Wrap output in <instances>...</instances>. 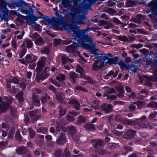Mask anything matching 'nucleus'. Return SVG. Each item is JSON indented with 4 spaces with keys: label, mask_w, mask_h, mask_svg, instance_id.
Listing matches in <instances>:
<instances>
[{
    "label": "nucleus",
    "mask_w": 157,
    "mask_h": 157,
    "mask_svg": "<svg viewBox=\"0 0 157 157\" xmlns=\"http://www.w3.org/2000/svg\"><path fill=\"white\" fill-rule=\"evenodd\" d=\"M147 13H151L148 16L151 18V21L154 23H157V0H152L148 4V7L145 10Z\"/></svg>",
    "instance_id": "1"
},
{
    "label": "nucleus",
    "mask_w": 157,
    "mask_h": 157,
    "mask_svg": "<svg viewBox=\"0 0 157 157\" xmlns=\"http://www.w3.org/2000/svg\"><path fill=\"white\" fill-rule=\"evenodd\" d=\"M90 143L95 151L99 155H103L109 154L105 150L99 148V147H102L104 145L103 141L102 140L99 139H93L91 141Z\"/></svg>",
    "instance_id": "2"
},
{
    "label": "nucleus",
    "mask_w": 157,
    "mask_h": 157,
    "mask_svg": "<svg viewBox=\"0 0 157 157\" xmlns=\"http://www.w3.org/2000/svg\"><path fill=\"white\" fill-rule=\"evenodd\" d=\"M61 25H62L64 29L68 32H73V36L76 37L80 32L79 27L73 23L64 22L62 21Z\"/></svg>",
    "instance_id": "3"
},
{
    "label": "nucleus",
    "mask_w": 157,
    "mask_h": 157,
    "mask_svg": "<svg viewBox=\"0 0 157 157\" xmlns=\"http://www.w3.org/2000/svg\"><path fill=\"white\" fill-rule=\"evenodd\" d=\"M77 38L78 39V41L80 43H91L92 40H93L90 36L83 34L81 32L79 33L76 37L73 38V39H74L75 41H76Z\"/></svg>",
    "instance_id": "4"
},
{
    "label": "nucleus",
    "mask_w": 157,
    "mask_h": 157,
    "mask_svg": "<svg viewBox=\"0 0 157 157\" xmlns=\"http://www.w3.org/2000/svg\"><path fill=\"white\" fill-rule=\"evenodd\" d=\"M65 134L63 132H59L58 138L56 140V144L58 145H63L66 143Z\"/></svg>",
    "instance_id": "5"
},
{
    "label": "nucleus",
    "mask_w": 157,
    "mask_h": 157,
    "mask_svg": "<svg viewBox=\"0 0 157 157\" xmlns=\"http://www.w3.org/2000/svg\"><path fill=\"white\" fill-rule=\"evenodd\" d=\"M124 122L125 124L128 125H133V127L135 129H140L144 128V127L142 126L143 124L137 123L135 121L131 119H125Z\"/></svg>",
    "instance_id": "6"
},
{
    "label": "nucleus",
    "mask_w": 157,
    "mask_h": 157,
    "mask_svg": "<svg viewBox=\"0 0 157 157\" xmlns=\"http://www.w3.org/2000/svg\"><path fill=\"white\" fill-rule=\"evenodd\" d=\"M104 67L103 63H101L98 59L95 60L91 67L92 70L94 71H98Z\"/></svg>",
    "instance_id": "7"
},
{
    "label": "nucleus",
    "mask_w": 157,
    "mask_h": 157,
    "mask_svg": "<svg viewBox=\"0 0 157 157\" xmlns=\"http://www.w3.org/2000/svg\"><path fill=\"white\" fill-rule=\"evenodd\" d=\"M46 61V58L44 57H42L40 60L38 61L37 63V66L36 70L37 73L40 72L43 70L45 66V63Z\"/></svg>",
    "instance_id": "8"
},
{
    "label": "nucleus",
    "mask_w": 157,
    "mask_h": 157,
    "mask_svg": "<svg viewBox=\"0 0 157 157\" xmlns=\"http://www.w3.org/2000/svg\"><path fill=\"white\" fill-rule=\"evenodd\" d=\"M38 112V109H36L29 112L30 117L32 118V120L33 121V123H34L35 121L38 120L41 117L40 115H37Z\"/></svg>",
    "instance_id": "9"
},
{
    "label": "nucleus",
    "mask_w": 157,
    "mask_h": 157,
    "mask_svg": "<svg viewBox=\"0 0 157 157\" xmlns=\"http://www.w3.org/2000/svg\"><path fill=\"white\" fill-rule=\"evenodd\" d=\"M62 18H59L56 17H52L50 19L49 17H47V22L48 23H53L58 26L60 25L62 23Z\"/></svg>",
    "instance_id": "10"
},
{
    "label": "nucleus",
    "mask_w": 157,
    "mask_h": 157,
    "mask_svg": "<svg viewBox=\"0 0 157 157\" xmlns=\"http://www.w3.org/2000/svg\"><path fill=\"white\" fill-rule=\"evenodd\" d=\"M32 106L31 109H33L34 107L33 106H40L41 105L40 100L39 97L38 95L33 94L32 98Z\"/></svg>",
    "instance_id": "11"
},
{
    "label": "nucleus",
    "mask_w": 157,
    "mask_h": 157,
    "mask_svg": "<svg viewBox=\"0 0 157 157\" xmlns=\"http://www.w3.org/2000/svg\"><path fill=\"white\" fill-rule=\"evenodd\" d=\"M77 42H73L72 44L66 46L67 49L68 50L70 51H71L72 52H75L78 49V47L80 45V42L78 41Z\"/></svg>",
    "instance_id": "12"
},
{
    "label": "nucleus",
    "mask_w": 157,
    "mask_h": 157,
    "mask_svg": "<svg viewBox=\"0 0 157 157\" xmlns=\"http://www.w3.org/2000/svg\"><path fill=\"white\" fill-rule=\"evenodd\" d=\"M100 108L106 113H110L112 110L111 104L108 105L106 103L103 104L101 105Z\"/></svg>",
    "instance_id": "13"
},
{
    "label": "nucleus",
    "mask_w": 157,
    "mask_h": 157,
    "mask_svg": "<svg viewBox=\"0 0 157 157\" xmlns=\"http://www.w3.org/2000/svg\"><path fill=\"white\" fill-rule=\"evenodd\" d=\"M46 70V69L44 70L38 77L36 75V79L37 81H38L40 80L43 81L49 76V75L47 73Z\"/></svg>",
    "instance_id": "14"
},
{
    "label": "nucleus",
    "mask_w": 157,
    "mask_h": 157,
    "mask_svg": "<svg viewBox=\"0 0 157 157\" xmlns=\"http://www.w3.org/2000/svg\"><path fill=\"white\" fill-rule=\"evenodd\" d=\"M76 130L75 127L72 125L66 127V130L67 133L72 136L75 135Z\"/></svg>",
    "instance_id": "15"
},
{
    "label": "nucleus",
    "mask_w": 157,
    "mask_h": 157,
    "mask_svg": "<svg viewBox=\"0 0 157 157\" xmlns=\"http://www.w3.org/2000/svg\"><path fill=\"white\" fill-rule=\"evenodd\" d=\"M16 151L18 154L23 155L27 152L28 149L26 147L20 146L16 149Z\"/></svg>",
    "instance_id": "16"
},
{
    "label": "nucleus",
    "mask_w": 157,
    "mask_h": 157,
    "mask_svg": "<svg viewBox=\"0 0 157 157\" xmlns=\"http://www.w3.org/2000/svg\"><path fill=\"white\" fill-rule=\"evenodd\" d=\"M136 132L135 130L130 129L127 131L125 134V138L127 139H130L134 137Z\"/></svg>",
    "instance_id": "17"
},
{
    "label": "nucleus",
    "mask_w": 157,
    "mask_h": 157,
    "mask_svg": "<svg viewBox=\"0 0 157 157\" xmlns=\"http://www.w3.org/2000/svg\"><path fill=\"white\" fill-rule=\"evenodd\" d=\"M69 103V104L73 105L74 107L76 110H78L80 109V105L78 101L75 99H71Z\"/></svg>",
    "instance_id": "18"
},
{
    "label": "nucleus",
    "mask_w": 157,
    "mask_h": 157,
    "mask_svg": "<svg viewBox=\"0 0 157 157\" xmlns=\"http://www.w3.org/2000/svg\"><path fill=\"white\" fill-rule=\"evenodd\" d=\"M70 81L72 83H75L76 78L78 77V74L74 71H71L69 73Z\"/></svg>",
    "instance_id": "19"
},
{
    "label": "nucleus",
    "mask_w": 157,
    "mask_h": 157,
    "mask_svg": "<svg viewBox=\"0 0 157 157\" xmlns=\"http://www.w3.org/2000/svg\"><path fill=\"white\" fill-rule=\"evenodd\" d=\"M39 17L34 16L33 14H32L31 16L29 17V19L30 21V23H29V25H31L32 27H33L34 25H32L36 24V22L35 21H37Z\"/></svg>",
    "instance_id": "20"
},
{
    "label": "nucleus",
    "mask_w": 157,
    "mask_h": 157,
    "mask_svg": "<svg viewBox=\"0 0 157 157\" xmlns=\"http://www.w3.org/2000/svg\"><path fill=\"white\" fill-rule=\"evenodd\" d=\"M23 96V91H21L19 92L16 96V99L21 104H22L24 101Z\"/></svg>",
    "instance_id": "21"
},
{
    "label": "nucleus",
    "mask_w": 157,
    "mask_h": 157,
    "mask_svg": "<svg viewBox=\"0 0 157 157\" xmlns=\"http://www.w3.org/2000/svg\"><path fill=\"white\" fill-rule=\"evenodd\" d=\"M56 99L59 101H62L65 98L64 94L61 92H57L56 93Z\"/></svg>",
    "instance_id": "22"
},
{
    "label": "nucleus",
    "mask_w": 157,
    "mask_h": 157,
    "mask_svg": "<svg viewBox=\"0 0 157 157\" xmlns=\"http://www.w3.org/2000/svg\"><path fill=\"white\" fill-rule=\"evenodd\" d=\"M62 65H65L68 62L72 63L73 62V60L71 59L66 56H63L61 58Z\"/></svg>",
    "instance_id": "23"
},
{
    "label": "nucleus",
    "mask_w": 157,
    "mask_h": 157,
    "mask_svg": "<svg viewBox=\"0 0 157 157\" xmlns=\"http://www.w3.org/2000/svg\"><path fill=\"white\" fill-rule=\"evenodd\" d=\"M140 80L141 81H143L144 80H146V82H147L148 85L149 86H152L151 81L152 80V78L146 75H143L142 78H140Z\"/></svg>",
    "instance_id": "24"
},
{
    "label": "nucleus",
    "mask_w": 157,
    "mask_h": 157,
    "mask_svg": "<svg viewBox=\"0 0 157 157\" xmlns=\"http://www.w3.org/2000/svg\"><path fill=\"white\" fill-rule=\"evenodd\" d=\"M7 110V108L5 102L3 101L0 103V115L5 113Z\"/></svg>",
    "instance_id": "25"
},
{
    "label": "nucleus",
    "mask_w": 157,
    "mask_h": 157,
    "mask_svg": "<svg viewBox=\"0 0 157 157\" xmlns=\"http://www.w3.org/2000/svg\"><path fill=\"white\" fill-rule=\"evenodd\" d=\"M54 153L56 157H63V151L60 148H58L55 149Z\"/></svg>",
    "instance_id": "26"
},
{
    "label": "nucleus",
    "mask_w": 157,
    "mask_h": 157,
    "mask_svg": "<svg viewBox=\"0 0 157 157\" xmlns=\"http://www.w3.org/2000/svg\"><path fill=\"white\" fill-rule=\"evenodd\" d=\"M50 97L49 96H48L47 94H44L41 98L42 104H44L47 102L48 100H50Z\"/></svg>",
    "instance_id": "27"
},
{
    "label": "nucleus",
    "mask_w": 157,
    "mask_h": 157,
    "mask_svg": "<svg viewBox=\"0 0 157 157\" xmlns=\"http://www.w3.org/2000/svg\"><path fill=\"white\" fill-rule=\"evenodd\" d=\"M34 42L36 45L39 46L42 45L44 43L43 39L40 36L36 38Z\"/></svg>",
    "instance_id": "28"
},
{
    "label": "nucleus",
    "mask_w": 157,
    "mask_h": 157,
    "mask_svg": "<svg viewBox=\"0 0 157 157\" xmlns=\"http://www.w3.org/2000/svg\"><path fill=\"white\" fill-rule=\"evenodd\" d=\"M84 128L89 131H94L95 129V128L93 124L86 123L84 126Z\"/></svg>",
    "instance_id": "29"
},
{
    "label": "nucleus",
    "mask_w": 157,
    "mask_h": 157,
    "mask_svg": "<svg viewBox=\"0 0 157 157\" xmlns=\"http://www.w3.org/2000/svg\"><path fill=\"white\" fill-rule=\"evenodd\" d=\"M86 119L85 117L82 115H80L78 118L77 123L78 124H81L86 122Z\"/></svg>",
    "instance_id": "30"
},
{
    "label": "nucleus",
    "mask_w": 157,
    "mask_h": 157,
    "mask_svg": "<svg viewBox=\"0 0 157 157\" xmlns=\"http://www.w3.org/2000/svg\"><path fill=\"white\" fill-rule=\"evenodd\" d=\"M27 129L30 137L32 139L33 138L36 133L34 130L33 128L31 127H28Z\"/></svg>",
    "instance_id": "31"
},
{
    "label": "nucleus",
    "mask_w": 157,
    "mask_h": 157,
    "mask_svg": "<svg viewBox=\"0 0 157 157\" xmlns=\"http://www.w3.org/2000/svg\"><path fill=\"white\" fill-rule=\"evenodd\" d=\"M25 41L26 43L27 47L29 49L32 48L33 46V43L31 39L27 38L25 40Z\"/></svg>",
    "instance_id": "32"
},
{
    "label": "nucleus",
    "mask_w": 157,
    "mask_h": 157,
    "mask_svg": "<svg viewBox=\"0 0 157 157\" xmlns=\"http://www.w3.org/2000/svg\"><path fill=\"white\" fill-rule=\"evenodd\" d=\"M100 59H98L101 63H103V65L104 66V62L105 61V60H107L109 59L107 56H106L105 54H101L100 56Z\"/></svg>",
    "instance_id": "33"
},
{
    "label": "nucleus",
    "mask_w": 157,
    "mask_h": 157,
    "mask_svg": "<svg viewBox=\"0 0 157 157\" xmlns=\"http://www.w3.org/2000/svg\"><path fill=\"white\" fill-rule=\"evenodd\" d=\"M149 108H157V102L153 101L149 102L147 105Z\"/></svg>",
    "instance_id": "34"
},
{
    "label": "nucleus",
    "mask_w": 157,
    "mask_h": 157,
    "mask_svg": "<svg viewBox=\"0 0 157 157\" xmlns=\"http://www.w3.org/2000/svg\"><path fill=\"white\" fill-rule=\"evenodd\" d=\"M56 135L58 134V132L61 131L64 132H65L66 130H65V127L63 126H58L56 127Z\"/></svg>",
    "instance_id": "35"
},
{
    "label": "nucleus",
    "mask_w": 157,
    "mask_h": 157,
    "mask_svg": "<svg viewBox=\"0 0 157 157\" xmlns=\"http://www.w3.org/2000/svg\"><path fill=\"white\" fill-rule=\"evenodd\" d=\"M10 113L13 117H15L17 113V109L13 107H11L10 108Z\"/></svg>",
    "instance_id": "36"
},
{
    "label": "nucleus",
    "mask_w": 157,
    "mask_h": 157,
    "mask_svg": "<svg viewBox=\"0 0 157 157\" xmlns=\"http://www.w3.org/2000/svg\"><path fill=\"white\" fill-rule=\"evenodd\" d=\"M9 82L10 83L18 84L19 82V80L17 78L14 77L10 79L9 80Z\"/></svg>",
    "instance_id": "37"
},
{
    "label": "nucleus",
    "mask_w": 157,
    "mask_h": 157,
    "mask_svg": "<svg viewBox=\"0 0 157 157\" xmlns=\"http://www.w3.org/2000/svg\"><path fill=\"white\" fill-rule=\"evenodd\" d=\"M138 107V108L139 109H141L144 105V101H138L134 103Z\"/></svg>",
    "instance_id": "38"
},
{
    "label": "nucleus",
    "mask_w": 157,
    "mask_h": 157,
    "mask_svg": "<svg viewBox=\"0 0 157 157\" xmlns=\"http://www.w3.org/2000/svg\"><path fill=\"white\" fill-rule=\"evenodd\" d=\"M124 148L125 152L124 153V152H123V154H124V155H126L128 154L129 151H131L132 150V147H130L129 146H128L126 145H124Z\"/></svg>",
    "instance_id": "39"
},
{
    "label": "nucleus",
    "mask_w": 157,
    "mask_h": 157,
    "mask_svg": "<svg viewBox=\"0 0 157 157\" xmlns=\"http://www.w3.org/2000/svg\"><path fill=\"white\" fill-rule=\"evenodd\" d=\"M80 46H81L83 48H84L85 49L87 50H90V48L91 47L89 44L86 43H81L80 45Z\"/></svg>",
    "instance_id": "40"
},
{
    "label": "nucleus",
    "mask_w": 157,
    "mask_h": 157,
    "mask_svg": "<svg viewBox=\"0 0 157 157\" xmlns=\"http://www.w3.org/2000/svg\"><path fill=\"white\" fill-rule=\"evenodd\" d=\"M15 139L19 142H21L23 140V137L21 136L20 132H16L15 135Z\"/></svg>",
    "instance_id": "41"
},
{
    "label": "nucleus",
    "mask_w": 157,
    "mask_h": 157,
    "mask_svg": "<svg viewBox=\"0 0 157 157\" xmlns=\"http://www.w3.org/2000/svg\"><path fill=\"white\" fill-rule=\"evenodd\" d=\"M50 52L49 48L48 47H45L41 51V53L42 54H48Z\"/></svg>",
    "instance_id": "42"
},
{
    "label": "nucleus",
    "mask_w": 157,
    "mask_h": 157,
    "mask_svg": "<svg viewBox=\"0 0 157 157\" xmlns=\"http://www.w3.org/2000/svg\"><path fill=\"white\" fill-rule=\"evenodd\" d=\"M71 153L68 148H66L64 151V154L63 155V157H70Z\"/></svg>",
    "instance_id": "43"
},
{
    "label": "nucleus",
    "mask_w": 157,
    "mask_h": 157,
    "mask_svg": "<svg viewBox=\"0 0 157 157\" xmlns=\"http://www.w3.org/2000/svg\"><path fill=\"white\" fill-rule=\"evenodd\" d=\"M118 39L122 41L123 42H128L129 40L127 37L124 36H120L118 37Z\"/></svg>",
    "instance_id": "44"
},
{
    "label": "nucleus",
    "mask_w": 157,
    "mask_h": 157,
    "mask_svg": "<svg viewBox=\"0 0 157 157\" xmlns=\"http://www.w3.org/2000/svg\"><path fill=\"white\" fill-rule=\"evenodd\" d=\"M154 61V62H151L150 64L151 69L153 70L157 69V60L155 59Z\"/></svg>",
    "instance_id": "45"
},
{
    "label": "nucleus",
    "mask_w": 157,
    "mask_h": 157,
    "mask_svg": "<svg viewBox=\"0 0 157 157\" xmlns=\"http://www.w3.org/2000/svg\"><path fill=\"white\" fill-rule=\"evenodd\" d=\"M27 52V49L26 48H22L21 51V52L19 54V58L22 59L24 56L25 54Z\"/></svg>",
    "instance_id": "46"
},
{
    "label": "nucleus",
    "mask_w": 157,
    "mask_h": 157,
    "mask_svg": "<svg viewBox=\"0 0 157 157\" xmlns=\"http://www.w3.org/2000/svg\"><path fill=\"white\" fill-rule=\"evenodd\" d=\"M66 113V111L65 109H63L61 107H59V115L60 117H61Z\"/></svg>",
    "instance_id": "47"
},
{
    "label": "nucleus",
    "mask_w": 157,
    "mask_h": 157,
    "mask_svg": "<svg viewBox=\"0 0 157 157\" xmlns=\"http://www.w3.org/2000/svg\"><path fill=\"white\" fill-rule=\"evenodd\" d=\"M93 29L92 28H89V25H88L86 28L83 30H81L80 32L83 34H85L86 33H87L89 32L90 30H93Z\"/></svg>",
    "instance_id": "48"
},
{
    "label": "nucleus",
    "mask_w": 157,
    "mask_h": 157,
    "mask_svg": "<svg viewBox=\"0 0 157 157\" xmlns=\"http://www.w3.org/2000/svg\"><path fill=\"white\" fill-rule=\"evenodd\" d=\"M15 132L14 129H10L8 137L10 139H12L13 137Z\"/></svg>",
    "instance_id": "49"
},
{
    "label": "nucleus",
    "mask_w": 157,
    "mask_h": 157,
    "mask_svg": "<svg viewBox=\"0 0 157 157\" xmlns=\"http://www.w3.org/2000/svg\"><path fill=\"white\" fill-rule=\"evenodd\" d=\"M24 123L25 124H29L31 122L30 119L27 115H24Z\"/></svg>",
    "instance_id": "50"
},
{
    "label": "nucleus",
    "mask_w": 157,
    "mask_h": 157,
    "mask_svg": "<svg viewBox=\"0 0 157 157\" xmlns=\"http://www.w3.org/2000/svg\"><path fill=\"white\" fill-rule=\"evenodd\" d=\"M56 79L57 80L59 81L64 80L65 79V76L63 74H60L59 76L56 77Z\"/></svg>",
    "instance_id": "51"
},
{
    "label": "nucleus",
    "mask_w": 157,
    "mask_h": 157,
    "mask_svg": "<svg viewBox=\"0 0 157 157\" xmlns=\"http://www.w3.org/2000/svg\"><path fill=\"white\" fill-rule=\"evenodd\" d=\"M117 145V144L115 143H109L107 144V147L108 148L109 147L110 149H112L113 148H115V147Z\"/></svg>",
    "instance_id": "52"
},
{
    "label": "nucleus",
    "mask_w": 157,
    "mask_h": 157,
    "mask_svg": "<svg viewBox=\"0 0 157 157\" xmlns=\"http://www.w3.org/2000/svg\"><path fill=\"white\" fill-rule=\"evenodd\" d=\"M68 113L74 116H78L80 114L79 112L74 110L69 111Z\"/></svg>",
    "instance_id": "53"
},
{
    "label": "nucleus",
    "mask_w": 157,
    "mask_h": 157,
    "mask_svg": "<svg viewBox=\"0 0 157 157\" xmlns=\"http://www.w3.org/2000/svg\"><path fill=\"white\" fill-rule=\"evenodd\" d=\"M132 46L137 49L141 48L143 47V44H133L132 45Z\"/></svg>",
    "instance_id": "54"
},
{
    "label": "nucleus",
    "mask_w": 157,
    "mask_h": 157,
    "mask_svg": "<svg viewBox=\"0 0 157 157\" xmlns=\"http://www.w3.org/2000/svg\"><path fill=\"white\" fill-rule=\"evenodd\" d=\"M13 99V98L11 97V98H10L7 100V102L6 103V107H9L12 103Z\"/></svg>",
    "instance_id": "55"
},
{
    "label": "nucleus",
    "mask_w": 157,
    "mask_h": 157,
    "mask_svg": "<svg viewBox=\"0 0 157 157\" xmlns=\"http://www.w3.org/2000/svg\"><path fill=\"white\" fill-rule=\"evenodd\" d=\"M13 4L16 6L19 7V8H21L22 6V0H21L20 1L17 2H15L13 3Z\"/></svg>",
    "instance_id": "56"
},
{
    "label": "nucleus",
    "mask_w": 157,
    "mask_h": 157,
    "mask_svg": "<svg viewBox=\"0 0 157 157\" xmlns=\"http://www.w3.org/2000/svg\"><path fill=\"white\" fill-rule=\"evenodd\" d=\"M148 93V91L147 90L145 89H142L141 90L139 93H138V95H139L140 94H144L145 95V97H147V95Z\"/></svg>",
    "instance_id": "57"
},
{
    "label": "nucleus",
    "mask_w": 157,
    "mask_h": 157,
    "mask_svg": "<svg viewBox=\"0 0 157 157\" xmlns=\"http://www.w3.org/2000/svg\"><path fill=\"white\" fill-rule=\"evenodd\" d=\"M67 120L68 121L72 122L75 120V117L71 115H68L67 116Z\"/></svg>",
    "instance_id": "58"
},
{
    "label": "nucleus",
    "mask_w": 157,
    "mask_h": 157,
    "mask_svg": "<svg viewBox=\"0 0 157 157\" xmlns=\"http://www.w3.org/2000/svg\"><path fill=\"white\" fill-rule=\"evenodd\" d=\"M75 89L76 90L82 91L84 92L86 91L85 89L82 86H77L75 87Z\"/></svg>",
    "instance_id": "59"
},
{
    "label": "nucleus",
    "mask_w": 157,
    "mask_h": 157,
    "mask_svg": "<svg viewBox=\"0 0 157 157\" xmlns=\"http://www.w3.org/2000/svg\"><path fill=\"white\" fill-rule=\"evenodd\" d=\"M48 89L50 90L53 92V93H56L57 92L56 88L52 85H50L48 87Z\"/></svg>",
    "instance_id": "60"
},
{
    "label": "nucleus",
    "mask_w": 157,
    "mask_h": 157,
    "mask_svg": "<svg viewBox=\"0 0 157 157\" xmlns=\"http://www.w3.org/2000/svg\"><path fill=\"white\" fill-rule=\"evenodd\" d=\"M113 27V25L110 23H108L107 22V23H106L104 27L105 29H109L110 28H112Z\"/></svg>",
    "instance_id": "61"
},
{
    "label": "nucleus",
    "mask_w": 157,
    "mask_h": 157,
    "mask_svg": "<svg viewBox=\"0 0 157 157\" xmlns=\"http://www.w3.org/2000/svg\"><path fill=\"white\" fill-rule=\"evenodd\" d=\"M27 84L25 82H21L19 84V86L22 90H25L26 88Z\"/></svg>",
    "instance_id": "62"
},
{
    "label": "nucleus",
    "mask_w": 157,
    "mask_h": 157,
    "mask_svg": "<svg viewBox=\"0 0 157 157\" xmlns=\"http://www.w3.org/2000/svg\"><path fill=\"white\" fill-rule=\"evenodd\" d=\"M107 91L109 94L115 93L116 92L115 89L111 87L109 88L107 90Z\"/></svg>",
    "instance_id": "63"
},
{
    "label": "nucleus",
    "mask_w": 157,
    "mask_h": 157,
    "mask_svg": "<svg viewBox=\"0 0 157 157\" xmlns=\"http://www.w3.org/2000/svg\"><path fill=\"white\" fill-rule=\"evenodd\" d=\"M39 35V34L36 32H34L29 36L30 37L33 38V39H35Z\"/></svg>",
    "instance_id": "64"
}]
</instances>
